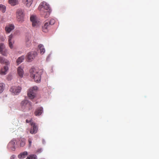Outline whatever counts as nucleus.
Segmentation results:
<instances>
[{"instance_id": "f257e3e1", "label": "nucleus", "mask_w": 159, "mask_h": 159, "mask_svg": "<svg viewBox=\"0 0 159 159\" xmlns=\"http://www.w3.org/2000/svg\"><path fill=\"white\" fill-rule=\"evenodd\" d=\"M16 17L18 21L22 23L24 20L25 14L24 11L21 9H18L16 11Z\"/></svg>"}, {"instance_id": "f03ea898", "label": "nucleus", "mask_w": 159, "mask_h": 159, "mask_svg": "<svg viewBox=\"0 0 159 159\" xmlns=\"http://www.w3.org/2000/svg\"><path fill=\"white\" fill-rule=\"evenodd\" d=\"M37 89L38 87L36 86L30 88L28 91L27 95L30 99H32L34 98L35 96V92Z\"/></svg>"}, {"instance_id": "7ed1b4c3", "label": "nucleus", "mask_w": 159, "mask_h": 159, "mask_svg": "<svg viewBox=\"0 0 159 159\" xmlns=\"http://www.w3.org/2000/svg\"><path fill=\"white\" fill-rule=\"evenodd\" d=\"M21 105L22 107L26 108L30 110L32 109L31 103L27 100H24L22 101Z\"/></svg>"}, {"instance_id": "20e7f679", "label": "nucleus", "mask_w": 159, "mask_h": 159, "mask_svg": "<svg viewBox=\"0 0 159 159\" xmlns=\"http://www.w3.org/2000/svg\"><path fill=\"white\" fill-rule=\"evenodd\" d=\"M21 88L20 86H12L10 89V91L13 94L16 95L20 92Z\"/></svg>"}, {"instance_id": "39448f33", "label": "nucleus", "mask_w": 159, "mask_h": 159, "mask_svg": "<svg viewBox=\"0 0 159 159\" xmlns=\"http://www.w3.org/2000/svg\"><path fill=\"white\" fill-rule=\"evenodd\" d=\"M37 53L36 52H31L28 54L27 60L28 61H31L37 56Z\"/></svg>"}, {"instance_id": "423d86ee", "label": "nucleus", "mask_w": 159, "mask_h": 159, "mask_svg": "<svg viewBox=\"0 0 159 159\" xmlns=\"http://www.w3.org/2000/svg\"><path fill=\"white\" fill-rule=\"evenodd\" d=\"M43 8L46 11H50V7L49 5L46 2H43L40 3L39 9H41Z\"/></svg>"}, {"instance_id": "0eeeda50", "label": "nucleus", "mask_w": 159, "mask_h": 159, "mask_svg": "<svg viewBox=\"0 0 159 159\" xmlns=\"http://www.w3.org/2000/svg\"><path fill=\"white\" fill-rule=\"evenodd\" d=\"M30 125L32 127L30 129V133L32 134L36 133L38 130V127L33 121H30Z\"/></svg>"}, {"instance_id": "6e6552de", "label": "nucleus", "mask_w": 159, "mask_h": 159, "mask_svg": "<svg viewBox=\"0 0 159 159\" xmlns=\"http://www.w3.org/2000/svg\"><path fill=\"white\" fill-rule=\"evenodd\" d=\"M0 52L1 54L4 56H7V51L5 48L4 44L2 43H0Z\"/></svg>"}, {"instance_id": "1a4fd4ad", "label": "nucleus", "mask_w": 159, "mask_h": 159, "mask_svg": "<svg viewBox=\"0 0 159 159\" xmlns=\"http://www.w3.org/2000/svg\"><path fill=\"white\" fill-rule=\"evenodd\" d=\"M15 28L14 25L12 24H9L6 25L5 28V30L6 34L10 33Z\"/></svg>"}, {"instance_id": "9d476101", "label": "nucleus", "mask_w": 159, "mask_h": 159, "mask_svg": "<svg viewBox=\"0 0 159 159\" xmlns=\"http://www.w3.org/2000/svg\"><path fill=\"white\" fill-rule=\"evenodd\" d=\"M50 26L48 24V21H45L43 25L42 26V31L44 32H47L48 31V28Z\"/></svg>"}, {"instance_id": "9b49d317", "label": "nucleus", "mask_w": 159, "mask_h": 159, "mask_svg": "<svg viewBox=\"0 0 159 159\" xmlns=\"http://www.w3.org/2000/svg\"><path fill=\"white\" fill-rule=\"evenodd\" d=\"M30 20L32 22V25L33 26H36L38 25L39 22L36 16H31L30 18Z\"/></svg>"}, {"instance_id": "f8f14e48", "label": "nucleus", "mask_w": 159, "mask_h": 159, "mask_svg": "<svg viewBox=\"0 0 159 159\" xmlns=\"http://www.w3.org/2000/svg\"><path fill=\"white\" fill-rule=\"evenodd\" d=\"M13 37V35L12 34H11L9 36H8V41L9 42V46L11 48H13V44L14 42L12 40V38Z\"/></svg>"}, {"instance_id": "ddd939ff", "label": "nucleus", "mask_w": 159, "mask_h": 159, "mask_svg": "<svg viewBox=\"0 0 159 159\" xmlns=\"http://www.w3.org/2000/svg\"><path fill=\"white\" fill-rule=\"evenodd\" d=\"M43 111L42 107H40L36 109L34 111V114L35 116H38L40 115Z\"/></svg>"}, {"instance_id": "4468645a", "label": "nucleus", "mask_w": 159, "mask_h": 159, "mask_svg": "<svg viewBox=\"0 0 159 159\" xmlns=\"http://www.w3.org/2000/svg\"><path fill=\"white\" fill-rule=\"evenodd\" d=\"M38 71L34 68H31L30 70V76L31 78L34 76L38 72Z\"/></svg>"}, {"instance_id": "2eb2a0df", "label": "nucleus", "mask_w": 159, "mask_h": 159, "mask_svg": "<svg viewBox=\"0 0 159 159\" xmlns=\"http://www.w3.org/2000/svg\"><path fill=\"white\" fill-rule=\"evenodd\" d=\"M17 71L19 76L20 77L22 78L24 74L23 68H21L20 66H19L17 68Z\"/></svg>"}, {"instance_id": "dca6fc26", "label": "nucleus", "mask_w": 159, "mask_h": 159, "mask_svg": "<svg viewBox=\"0 0 159 159\" xmlns=\"http://www.w3.org/2000/svg\"><path fill=\"white\" fill-rule=\"evenodd\" d=\"M32 78H33L34 81L37 82H39L41 80V74L40 73L38 72L37 73V74L34 76Z\"/></svg>"}, {"instance_id": "f3484780", "label": "nucleus", "mask_w": 159, "mask_h": 159, "mask_svg": "<svg viewBox=\"0 0 159 159\" xmlns=\"http://www.w3.org/2000/svg\"><path fill=\"white\" fill-rule=\"evenodd\" d=\"M0 63L1 64H4L6 65H8L10 64L8 61L1 57H0Z\"/></svg>"}, {"instance_id": "a211bd4d", "label": "nucleus", "mask_w": 159, "mask_h": 159, "mask_svg": "<svg viewBox=\"0 0 159 159\" xmlns=\"http://www.w3.org/2000/svg\"><path fill=\"white\" fill-rule=\"evenodd\" d=\"M8 70V67L7 66H5L3 68L1 69L0 72V74L2 75H6Z\"/></svg>"}, {"instance_id": "6ab92c4d", "label": "nucleus", "mask_w": 159, "mask_h": 159, "mask_svg": "<svg viewBox=\"0 0 159 159\" xmlns=\"http://www.w3.org/2000/svg\"><path fill=\"white\" fill-rule=\"evenodd\" d=\"M27 155L28 152L26 151H24L18 155V157L19 158H24Z\"/></svg>"}, {"instance_id": "aec40b11", "label": "nucleus", "mask_w": 159, "mask_h": 159, "mask_svg": "<svg viewBox=\"0 0 159 159\" xmlns=\"http://www.w3.org/2000/svg\"><path fill=\"white\" fill-rule=\"evenodd\" d=\"M42 14L45 18H48L50 13V11H45L41 12Z\"/></svg>"}, {"instance_id": "412c9836", "label": "nucleus", "mask_w": 159, "mask_h": 159, "mask_svg": "<svg viewBox=\"0 0 159 159\" xmlns=\"http://www.w3.org/2000/svg\"><path fill=\"white\" fill-rule=\"evenodd\" d=\"M38 47L40 50L41 54H43L45 51V49L43 45L42 44H40L39 45Z\"/></svg>"}, {"instance_id": "4be33fe9", "label": "nucleus", "mask_w": 159, "mask_h": 159, "mask_svg": "<svg viewBox=\"0 0 159 159\" xmlns=\"http://www.w3.org/2000/svg\"><path fill=\"white\" fill-rule=\"evenodd\" d=\"M25 59V56H22L19 57L16 60V63L17 65H19Z\"/></svg>"}, {"instance_id": "5701e85b", "label": "nucleus", "mask_w": 159, "mask_h": 159, "mask_svg": "<svg viewBox=\"0 0 159 159\" xmlns=\"http://www.w3.org/2000/svg\"><path fill=\"white\" fill-rule=\"evenodd\" d=\"M9 3L12 6H15L18 4V0H9Z\"/></svg>"}, {"instance_id": "b1692460", "label": "nucleus", "mask_w": 159, "mask_h": 159, "mask_svg": "<svg viewBox=\"0 0 159 159\" xmlns=\"http://www.w3.org/2000/svg\"><path fill=\"white\" fill-rule=\"evenodd\" d=\"M16 141L15 140H12L8 144V146H10L11 147L15 149L14 145L15 144Z\"/></svg>"}, {"instance_id": "393cba45", "label": "nucleus", "mask_w": 159, "mask_h": 159, "mask_svg": "<svg viewBox=\"0 0 159 159\" xmlns=\"http://www.w3.org/2000/svg\"><path fill=\"white\" fill-rule=\"evenodd\" d=\"M37 156L35 155L31 154L29 155L26 158V159H36Z\"/></svg>"}, {"instance_id": "a878e982", "label": "nucleus", "mask_w": 159, "mask_h": 159, "mask_svg": "<svg viewBox=\"0 0 159 159\" xmlns=\"http://www.w3.org/2000/svg\"><path fill=\"white\" fill-rule=\"evenodd\" d=\"M6 7L2 5H0V10L3 13H4L6 11Z\"/></svg>"}, {"instance_id": "bb28decb", "label": "nucleus", "mask_w": 159, "mask_h": 159, "mask_svg": "<svg viewBox=\"0 0 159 159\" xmlns=\"http://www.w3.org/2000/svg\"><path fill=\"white\" fill-rule=\"evenodd\" d=\"M4 86L5 85L3 83H0V93H1L3 92L4 90Z\"/></svg>"}, {"instance_id": "cd10ccee", "label": "nucleus", "mask_w": 159, "mask_h": 159, "mask_svg": "<svg viewBox=\"0 0 159 159\" xmlns=\"http://www.w3.org/2000/svg\"><path fill=\"white\" fill-rule=\"evenodd\" d=\"M25 144V139H21L20 145L21 147H23Z\"/></svg>"}, {"instance_id": "c85d7f7f", "label": "nucleus", "mask_w": 159, "mask_h": 159, "mask_svg": "<svg viewBox=\"0 0 159 159\" xmlns=\"http://www.w3.org/2000/svg\"><path fill=\"white\" fill-rule=\"evenodd\" d=\"M47 21H48V24L50 26L54 24L55 22V20L53 19H51L50 20H46Z\"/></svg>"}, {"instance_id": "c756f323", "label": "nucleus", "mask_w": 159, "mask_h": 159, "mask_svg": "<svg viewBox=\"0 0 159 159\" xmlns=\"http://www.w3.org/2000/svg\"><path fill=\"white\" fill-rule=\"evenodd\" d=\"M31 41L30 40H28L26 41V44L27 47L30 46L31 44Z\"/></svg>"}, {"instance_id": "7c9ffc66", "label": "nucleus", "mask_w": 159, "mask_h": 159, "mask_svg": "<svg viewBox=\"0 0 159 159\" xmlns=\"http://www.w3.org/2000/svg\"><path fill=\"white\" fill-rule=\"evenodd\" d=\"M32 139L31 138H29L28 139V142L29 143V146L30 147L31 145Z\"/></svg>"}, {"instance_id": "2f4dec72", "label": "nucleus", "mask_w": 159, "mask_h": 159, "mask_svg": "<svg viewBox=\"0 0 159 159\" xmlns=\"http://www.w3.org/2000/svg\"><path fill=\"white\" fill-rule=\"evenodd\" d=\"M15 156L14 155H12L11 157V159H14L15 157Z\"/></svg>"}, {"instance_id": "473e14b6", "label": "nucleus", "mask_w": 159, "mask_h": 159, "mask_svg": "<svg viewBox=\"0 0 159 159\" xmlns=\"http://www.w3.org/2000/svg\"><path fill=\"white\" fill-rule=\"evenodd\" d=\"M30 121H31V120H30L29 121V120L27 119L26 120V122L27 123H30Z\"/></svg>"}]
</instances>
